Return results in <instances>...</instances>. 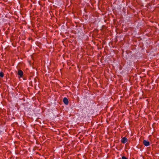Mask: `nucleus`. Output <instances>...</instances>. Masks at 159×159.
I'll list each match as a JSON object with an SVG mask.
<instances>
[{
  "instance_id": "1",
  "label": "nucleus",
  "mask_w": 159,
  "mask_h": 159,
  "mask_svg": "<svg viewBox=\"0 0 159 159\" xmlns=\"http://www.w3.org/2000/svg\"><path fill=\"white\" fill-rule=\"evenodd\" d=\"M143 144L145 146L147 147L150 145V142L146 140H144L143 141Z\"/></svg>"
},
{
  "instance_id": "2",
  "label": "nucleus",
  "mask_w": 159,
  "mask_h": 159,
  "mask_svg": "<svg viewBox=\"0 0 159 159\" xmlns=\"http://www.w3.org/2000/svg\"><path fill=\"white\" fill-rule=\"evenodd\" d=\"M63 102L66 105H68L69 103L68 100V99L66 97L64 98L63 99Z\"/></svg>"
},
{
  "instance_id": "3",
  "label": "nucleus",
  "mask_w": 159,
  "mask_h": 159,
  "mask_svg": "<svg viewBox=\"0 0 159 159\" xmlns=\"http://www.w3.org/2000/svg\"><path fill=\"white\" fill-rule=\"evenodd\" d=\"M18 75H19L20 77H22L23 75V72L21 70H18Z\"/></svg>"
},
{
  "instance_id": "4",
  "label": "nucleus",
  "mask_w": 159,
  "mask_h": 159,
  "mask_svg": "<svg viewBox=\"0 0 159 159\" xmlns=\"http://www.w3.org/2000/svg\"><path fill=\"white\" fill-rule=\"evenodd\" d=\"M127 139L125 137H124L121 140V142L123 143H125L127 142Z\"/></svg>"
},
{
  "instance_id": "5",
  "label": "nucleus",
  "mask_w": 159,
  "mask_h": 159,
  "mask_svg": "<svg viewBox=\"0 0 159 159\" xmlns=\"http://www.w3.org/2000/svg\"><path fill=\"white\" fill-rule=\"evenodd\" d=\"M4 76L3 73L2 72H0V77H3Z\"/></svg>"
},
{
  "instance_id": "6",
  "label": "nucleus",
  "mask_w": 159,
  "mask_h": 159,
  "mask_svg": "<svg viewBox=\"0 0 159 159\" xmlns=\"http://www.w3.org/2000/svg\"><path fill=\"white\" fill-rule=\"evenodd\" d=\"M122 159H127V158L125 156L122 157Z\"/></svg>"
}]
</instances>
